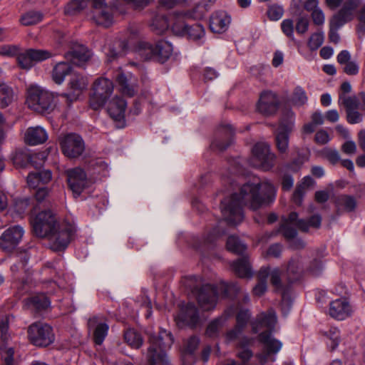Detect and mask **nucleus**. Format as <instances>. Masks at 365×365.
Returning <instances> with one entry per match:
<instances>
[{"mask_svg": "<svg viewBox=\"0 0 365 365\" xmlns=\"http://www.w3.org/2000/svg\"><path fill=\"white\" fill-rule=\"evenodd\" d=\"M274 198L275 190L271 184H242L239 193L234 192L222 201V214L227 223L238 225L244 218L243 205L256 210L272 202Z\"/></svg>", "mask_w": 365, "mask_h": 365, "instance_id": "f257e3e1", "label": "nucleus"}, {"mask_svg": "<svg viewBox=\"0 0 365 365\" xmlns=\"http://www.w3.org/2000/svg\"><path fill=\"white\" fill-rule=\"evenodd\" d=\"M34 234L40 238H46L51 249L55 251L65 250L76 232V225L66 220H59L50 210H43L31 217Z\"/></svg>", "mask_w": 365, "mask_h": 365, "instance_id": "f03ea898", "label": "nucleus"}, {"mask_svg": "<svg viewBox=\"0 0 365 365\" xmlns=\"http://www.w3.org/2000/svg\"><path fill=\"white\" fill-rule=\"evenodd\" d=\"M92 2L91 17L98 25L108 27L113 23L112 8L105 0H71L65 7V13L69 15L76 14L83 10L88 2Z\"/></svg>", "mask_w": 365, "mask_h": 365, "instance_id": "7ed1b4c3", "label": "nucleus"}, {"mask_svg": "<svg viewBox=\"0 0 365 365\" xmlns=\"http://www.w3.org/2000/svg\"><path fill=\"white\" fill-rule=\"evenodd\" d=\"M150 346L146 354L145 365H166L168 363L165 351L170 349L173 343L170 332L161 329L157 334L148 333Z\"/></svg>", "mask_w": 365, "mask_h": 365, "instance_id": "20e7f679", "label": "nucleus"}, {"mask_svg": "<svg viewBox=\"0 0 365 365\" xmlns=\"http://www.w3.org/2000/svg\"><path fill=\"white\" fill-rule=\"evenodd\" d=\"M239 290L240 288L235 283H221L217 287L205 284L200 289H195L193 292L196 295L200 307L203 310L208 311L215 308L220 294L224 297H232Z\"/></svg>", "mask_w": 365, "mask_h": 365, "instance_id": "39448f33", "label": "nucleus"}, {"mask_svg": "<svg viewBox=\"0 0 365 365\" xmlns=\"http://www.w3.org/2000/svg\"><path fill=\"white\" fill-rule=\"evenodd\" d=\"M321 222L322 217L319 215H313L307 222L303 220H298L297 213L292 212L287 219H284L280 229L285 238L292 240L291 246L295 249H299L303 247L304 245L301 240L294 239L297 235V231L293 227H298L302 231H307L309 227H319Z\"/></svg>", "mask_w": 365, "mask_h": 365, "instance_id": "423d86ee", "label": "nucleus"}, {"mask_svg": "<svg viewBox=\"0 0 365 365\" xmlns=\"http://www.w3.org/2000/svg\"><path fill=\"white\" fill-rule=\"evenodd\" d=\"M136 52L145 60H155L161 63L166 62L173 55V44L165 39H160L154 44L147 41H140Z\"/></svg>", "mask_w": 365, "mask_h": 365, "instance_id": "0eeeda50", "label": "nucleus"}, {"mask_svg": "<svg viewBox=\"0 0 365 365\" xmlns=\"http://www.w3.org/2000/svg\"><path fill=\"white\" fill-rule=\"evenodd\" d=\"M26 104L32 110L43 113L51 109L53 93L37 85H31L27 90Z\"/></svg>", "mask_w": 365, "mask_h": 365, "instance_id": "6e6552de", "label": "nucleus"}, {"mask_svg": "<svg viewBox=\"0 0 365 365\" xmlns=\"http://www.w3.org/2000/svg\"><path fill=\"white\" fill-rule=\"evenodd\" d=\"M275 159L276 155L271 152L269 145L265 142H258L252 149L249 164L254 168L267 171L273 168Z\"/></svg>", "mask_w": 365, "mask_h": 365, "instance_id": "1a4fd4ad", "label": "nucleus"}, {"mask_svg": "<svg viewBox=\"0 0 365 365\" xmlns=\"http://www.w3.org/2000/svg\"><path fill=\"white\" fill-rule=\"evenodd\" d=\"M295 124V114L292 110L283 113L279 128L275 132V142L279 152L284 153L289 147V136Z\"/></svg>", "mask_w": 365, "mask_h": 365, "instance_id": "9d476101", "label": "nucleus"}, {"mask_svg": "<svg viewBox=\"0 0 365 365\" xmlns=\"http://www.w3.org/2000/svg\"><path fill=\"white\" fill-rule=\"evenodd\" d=\"M28 336L34 346L45 347L54 341L53 329L47 324L36 322L29 327Z\"/></svg>", "mask_w": 365, "mask_h": 365, "instance_id": "9b49d317", "label": "nucleus"}, {"mask_svg": "<svg viewBox=\"0 0 365 365\" xmlns=\"http://www.w3.org/2000/svg\"><path fill=\"white\" fill-rule=\"evenodd\" d=\"M93 90L90 104L94 110H97L102 107L111 96L113 91V84L110 80L106 78H100L94 83Z\"/></svg>", "mask_w": 365, "mask_h": 365, "instance_id": "f8f14e48", "label": "nucleus"}, {"mask_svg": "<svg viewBox=\"0 0 365 365\" xmlns=\"http://www.w3.org/2000/svg\"><path fill=\"white\" fill-rule=\"evenodd\" d=\"M62 153L69 158L81 156L85 150V143L81 138L76 133H68L59 138Z\"/></svg>", "mask_w": 365, "mask_h": 365, "instance_id": "ddd939ff", "label": "nucleus"}, {"mask_svg": "<svg viewBox=\"0 0 365 365\" xmlns=\"http://www.w3.org/2000/svg\"><path fill=\"white\" fill-rule=\"evenodd\" d=\"M259 340L263 345V351L256 355L260 364H264L269 360L274 361L275 358L271 354H275L282 349L280 341L273 338L269 332H262L259 335Z\"/></svg>", "mask_w": 365, "mask_h": 365, "instance_id": "4468645a", "label": "nucleus"}, {"mask_svg": "<svg viewBox=\"0 0 365 365\" xmlns=\"http://www.w3.org/2000/svg\"><path fill=\"white\" fill-rule=\"evenodd\" d=\"M24 235V230L19 225L8 228L0 237V249L5 252H11L20 243Z\"/></svg>", "mask_w": 365, "mask_h": 365, "instance_id": "2eb2a0df", "label": "nucleus"}, {"mask_svg": "<svg viewBox=\"0 0 365 365\" xmlns=\"http://www.w3.org/2000/svg\"><path fill=\"white\" fill-rule=\"evenodd\" d=\"M140 31L136 27H130L128 30V39H118L115 41L113 45L108 46L105 51L108 61H111L115 57L123 55L128 49L129 44L131 43L132 39L138 36Z\"/></svg>", "mask_w": 365, "mask_h": 365, "instance_id": "dca6fc26", "label": "nucleus"}, {"mask_svg": "<svg viewBox=\"0 0 365 365\" xmlns=\"http://www.w3.org/2000/svg\"><path fill=\"white\" fill-rule=\"evenodd\" d=\"M353 312L352 305L345 297L336 299L329 303V314L337 320H344L351 317Z\"/></svg>", "mask_w": 365, "mask_h": 365, "instance_id": "f3484780", "label": "nucleus"}, {"mask_svg": "<svg viewBox=\"0 0 365 365\" xmlns=\"http://www.w3.org/2000/svg\"><path fill=\"white\" fill-rule=\"evenodd\" d=\"M278 106L279 101L274 93L269 91L262 92L257 105L259 113L265 115H272L277 112Z\"/></svg>", "mask_w": 365, "mask_h": 365, "instance_id": "a211bd4d", "label": "nucleus"}, {"mask_svg": "<svg viewBox=\"0 0 365 365\" xmlns=\"http://www.w3.org/2000/svg\"><path fill=\"white\" fill-rule=\"evenodd\" d=\"M175 319L179 327L195 326L198 322V314L195 306L192 303H188L182 307Z\"/></svg>", "mask_w": 365, "mask_h": 365, "instance_id": "6ab92c4d", "label": "nucleus"}, {"mask_svg": "<svg viewBox=\"0 0 365 365\" xmlns=\"http://www.w3.org/2000/svg\"><path fill=\"white\" fill-rule=\"evenodd\" d=\"M231 23L230 16L225 11L214 12L210 18V29L217 34L225 32Z\"/></svg>", "mask_w": 365, "mask_h": 365, "instance_id": "aec40b11", "label": "nucleus"}, {"mask_svg": "<svg viewBox=\"0 0 365 365\" xmlns=\"http://www.w3.org/2000/svg\"><path fill=\"white\" fill-rule=\"evenodd\" d=\"M277 322V315L273 309H269L267 312L260 313L252 322V329L254 332L259 331L262 328H266L269 331L274 329Z\"/></svg>", "mask_w": 365, "mask_h": 365, "instance_id": "412c9836", "label": "nucleus"}, {"mask_svg": "<svg viewBox=\"0 0 365 365\" xmlns=\"http://www.w3.org/2000/svg\"><path fill=\"white\" fill-rule=\"evenodd\" d=\"M127 103L120 97L113 98L108 106V112L110 116L116 122L123 125L125 123Z\"/></svg>", "mask_w": 365, "mask_h": 365, "instance_id": "4be33fe9", "label": "nucleus"}, {"mask_svg": "<svg viewBox=\"0 0 365 365\" xmlns=\"http://www.w3.org/2000/svg\"><path fill=\"white\" fill-rule=\"evenodd\" d=\"M188 21L184 16L182 11H175L170 14V30L176 36H185L188 24L185 23Z\"/></svg>", "mask_w": 365, "mask_h": 365, "instance_id": "5701e85b", "label": "nucleus"}, {"mask_svg": "<svg viewBox=\"0 0 365 365\" xmlns=\"http://www.w3.org/2000/svg\"><path fill=\"white\" fill-rule=\"evenodd\" d=\"M48 139L46 130L41 126H33L26 129L24 133V140L30 145L43 143Z\"/></svg>", "mask_w": 365, "mask_h": 365, "instance_id": "b1692460", "label": "nucleus"}, {"mask_svg": "<svg viewBox=\"0 0 365 365\" xmlns=\"http://www.w3.org/2000/svg\"><path fill=\"white\" fill-rule=\"evenodd\" d=\"M120 91L128 96L132 97L135 93L136 79L130 73H120L116 76Z\"/></svg>", "mask_w": 365, "mask_h": 365, "instance_id": "393cba45", "label": "nucleus"}, {"mask_svg": "<svg viewBox=\"0 0 365 365\" xmlns=\"http://www.w3.org/2000/svg\"><path fill=\"white\" fill-rule=\"evenodd\" d=\"M250 318V313L248 309H240L237 314V325L235 329L228 331L226 334V339L228 341H233L239 338L243 327L247 324Z\"/></svg>", "mask_w": 365, "mask_h": 365, "instance_id": "a878e982", "label": "nucleus"}, {"mask_svg": "<svg viewBox=\"0 0 365 365\" xmlns=\"http://www.w3.org/2000/svg\"><path fill=\"white\" fill-rule=\"evenodd\" d=\"M88 327L93 329V338L96 344H101L107 336L108 326L104 322H98L97 317L90 319L88 321Z\"/></svg>", "mask_w": 365, "mask_h": 365, "instance_id": "bb28decb", "label": "nucleus"}, {"mask_svg": "<svg viewBox=\"0 0 365 365\" xmlns=\"http://www.w3.org/2000/svg\"><path fill=\"white\" fill-rule=\"evenodd\" d=\"M150 27L155 34L158 35L164 34L170 29V16L155 15L150 23Z\"/></svg>", "mask_w": 365, "mask_h": 365, "instance_id": "cd10ccee", "label": "nucleus"}, {"mask_svg": "<svg viewBox=\"0 0 365 365\" xmlns=\"http://www.w3.org/2000/svg\"><path fill=\"white\" fill-rule=\"evenodd\" d=\"M231 267L235 274L241 278H251L253 275L247 257H242L232 262Z\"/></svg>", "mask_w": 365, "mask_h": 365, "instance_id": "c85d7f7f", "label": "nucleus"}, {"mask_svg": "<svg viewBox=\"0 0 365 365\" xmlns=\"http://www.w3.org/2000/svg\"><path fill=\"white\" fill-rule=\"evenodd\" d=\"M253 342L252 339L243 336L240 338L238 342L237 357L242 361V365H245L253 356L252 351L248 349V346Z\"/></svg>", "mask_w": 365, "mask_h": 365, "instance_id": "c756f323", "label": "nucleus"}, {"mask_svg": "<svg viewBox=\"0 0 365 365\" xmlns=\"http://www.w3.org/2000/svg\"><path fill=\"white\" fill-rule=\"evenodd\" d=\"M88 82L86 78L79 76L73 75L70 81V87L73 93L69 94V98L72 100L76 99L80 93L87 88Z\"/></svg>", "mask_w": 365, "mask_h": 365, "instance_id": "7c9ffc66", "label": "nucleus"}, {"mask_svg": "<svg viewBox=\"0 0 365 365\" xmlns=\"http://www.w3.org/2000/svg\"><path fill=\"white\" fill-rule=\"evenodd\" d=\"M186 36L190 40L198 44H202L205 41V28L200 24H195L192 26H188Z\"/></svg>", "mask_w": 365, "mask_h": 365, "instance_id": "2f4dec72", "label": "nucleus"}, {"mask_svg": "<svg viewBox=\"0 0 365 365\" xmlns=\"http://www.w3.org/2000/svg\"><path fill=\"white\" fill-rule=\"evenodd\" d=\"M71 71V66L68 63L59 62L53 68L52 79L57 84H61L65 77Z\"/></svg>", "mask_w": 365, "mask_h": 365, "instance_id": "473e14b6", "label": "nucleus"}, {"mask_svg": "<svg viewBox=\"0 0 365 365\" xmlns=\"http://www.w3.org/2000/svg\"><path fill=\"white\" fill-rule=\"evenodd\" d=\"M223 180H231L232 182L235 180H245V182H257L258 180L255 175H252L249 173H245L241 168H235L234 173H229L226 175H223Z\"/></svg>", "mask_w": 365, "mask_h": 365, "instance_id": "72a5a7b5", "label": "nucleus"}, {"mask_svg": "<svg viewBox=\"0 0 365 365\" xmlns=\"http://www.w3.org/2000/svg\"><path fill=\"white\" fill-rule=\"evenodd\" d=\"M268 277L269 269L261 268L257 274L258 283L253 288V294L255 295L260 297L265 293L267 289Z\"/></svg>", "mask_w": 365, "mask_h": 365, "instance_id": "f704fd0d", "label": "nucleus"}, {"mask_svg": "<svg viewBox=\"0 0 365 365\" xmlns=\"http://www.w3.org/2000/svg\"><path fill=\"white\" fill-rule=\"evenodd\" d=\"M43 18V15L41 11L31 10L23 14L19 22L22 26H29L40 23Z\"/></svg>", "mask_w": 365, "mask_h": 365, "instance_id": "c9c22d12", "label": "nucleus"}, {"mask_svg": "<svg viewBox=\"0 0 365 365\" xmlns=\"http://www.w3.org/2000/svg\"><path fill=\"white\" fill-rule=\"evenodd\" d=\"M14 98V93L12 88L4 83H0V108L9 106Z\"/></svg>", "mask_w": 365, "mask_h": 365, "instance_id": "e433bc0d", "label": "nucleus"}, {"mask_svg": "<svg viewBox=\"0 0 365 365\" xmlns=\"http://www.w3.org/2000/svg\"><path fill=\"white\" fill-rule=\"evenodd\" d=\"M91 54V51L85 46L81 44L76 45L72 51L73 62L75 64L86 62L90 58Z\"/></svg>", "mask_w": 365, "mask_h": 365, "instance_id": "4c0bfd02", "label": "nucleus"}, {"mask_svg": "<svg viewBox=\"0 0 365 365\" xmlns=\"http://www.w3.org/2000/svg\"><path fill=\"white\" fill-rule=\"evenodd\" d=\"M26 182H48L52 180V173L49 170H41L30 172Z\"/></svg>", "mask_w": 365, "mask_h": 365, "instance_id": "58836bf2", "label": "nucleus"}, {"mask_svg": "<svg viewBox=\"0 0 365 365\" xmlns=\"http://www.w3.org/2000/svg\"><path fill=\"white\" fill-rule=\"evenodd\" d=\"M304 161L301 159L293 160L290 164L285 165L283 168V182H293L294 178L290 175V173H297Z\"/></svg>", "mask_w": 365, "mask_h": 365, "instance_id": "ea45409f", "label": "nucleus"}, {"mask_svg": "<svg viewBox=\"0 0 365 365\" xmlns=\"http://www.w3.org/2000/svg\"><path fill=\"white\" fill-rule=\"evenodd\" d=\"M304 161L301 159L293 160L290 164L285 165L283 168V182H293L294 178L290 175V173H297Z\"/></svg>", "mask_w": 365, "mask_h": 365, "instance_id": "a19ab883", "label": "nucleus"}, {"mask_svg": "<svg viewBox=\"0 0 365 365\" xmlns=\"http://www.w3.org/2000/svg\"><path fill=\"white\" fill-rule=\"evenodd\" d=\"M269 269V277H270V282L272 285L274 287L276 292H282L287 290L284 289L281 282V272L277 268H270L269 267H263Z\"/></svg>", "mask_w": 365, "mask_h": 365, "instance_id": "79ce46f5", "label": "nucleus"}, {"mask_svg": "<svg viewBox=\"0 0 365 365\" xmlns=\"http://www.w3.org/2000/svg\"><path fill=\"white\" fill-rule=\"evenodd\" d=\"M338 104L344 106L346 110H356L359 108V100L356 96L339 94Z\"/></svg>", "mask_w": 365, "mask_h": 365, "instance_id": "37998d69", "label": "nucleus"}, {"mask_svg": "<svg viewBox=\"0 0 365 365\" xmlns=\"http://www.w3.org/2000/svg\"><path fill=\"white\" fill-rule=\"evenodd\" d=\"M68 182H81L87 180V175L83 169L74 168L66 171Z\"/></svg>", "mask_w": 365, "mask_h": 365, "instance_id": "c03bdc74", "label": "nucleus"}, {"mask_svg": "<svg viewBox=\"0 0 365 365\" xmlns=\"http://www.w3.org/2000/svg\"><path fill=\"white\" fill-rule=\"evenodd\" d=\"M17 62L22 69L29 70L32 68L35 62L30 49L19 53L17 56Z\"/></svg>", "mask_w": 365, "mask_h": 365, "instance_id": "a18cd8bd", "label": "nucleus"}, {"mask_svg": "<svg viewBox=\"0 0 365 365\" xmlns=\"http://www.w3.org/2000/svg\"><path fill=\"white\" fill-rule=\"evenodd\" d=\"M182 12L188 20H200L205 17L206 9H204L202 4L199 3L192 9L182 11Z\"/></svg>", "mask_w": 365, "mask_h": 365, "instance_id": "49530a36", "label": "nucleus"}, {"mask_svg": "<svg viewBox=\"0 0 365 365\" xmlns=\"http://www.w3.org/2000/svg\"><path fill=\"white\" fill-rule=\"evenodd\" d=\"M227 249L234 253L241 255L245 250L246 246L236 236L231 235L227 241Z\"/></svg>", "mask_w": 365, "mask_h": 365, "instance_id": "de8ad7c7", "label": "nucleus"}, {"mask_svg": "<svg viewBox=\"0 0 365 365\" xmlns=\"http://www.w3.org/2000/svg\"><path fill=\"white\" fill-rule=\"evenodd\" d=\"M125 341L133 348L138 349L143 344L141 336L133 329H128L124 334Z\"/></svg>", "mask_w": 365, "mask_h": 365, "instance_id": "09e8293b", "label": "nucleus"}, {"mask_svg": "<svg viewBox=\"0 0 365 365\" xmlns=\"http://www.w3.org/2000/svg\"><path fill=\"white\" fill-rule=\"evenodd\" d=\"M29 303L36 309H44L50 306L51 302L44 294H38L31 297Z\"/></svg>", "mask_w": 365, "mask_h": 365, "instance_id": "8fccbe9b", "label": "nucleus"}, {"mask_svg": "<svg viewBox=\"0 0 365 365\" xmlns=\"http://www.w3.org/2000/svg\"><path fill=\"white\" fill-rule=\"evenodd\" d=\"M351 20V18L346 16V14L339 10V12L331 18L329 21V28L339 30L346 22L350 21Z\"/></svg>", "mask_w": 365, "mask_h": 365, "instance_id": "3c124183", "label": "nucleus"}, {"mask_svg": "<svg viewBox=\"0 0 365 365\" xmlns=\"http://www.w3.org/2000/svg\"><path fill=\"white\" fill-rule=\"evenodd\" d=\"M337 206L339 209L343 208L347 212H351L355 209L356 202L354 197L344 195L339 197L337 200Z\"/></svg>", "mask_w": 365, "mask_h": 365, "instance_id": "603ef678", "label": "nucleus"}, {"mask_svg": "<svg viewBox=\"0 0 365 365\" xmlns=\"http://www.w3.org/2000/svg\"><path fill=\"white\" fill-rule=\"evenodd\" d=\"M292 101L294 105L297 106H302L307 102V96L305 91L300 86H297L294 88Z\"/></svg>", "mask_w": 365, "mask_h": 365, "instance_id": "864d4df0", "label": "nucleus"}, {"mask_svg": "<svg viewBox=\"0 0 365 365\" xmlns=\"http://www.w3.org/2000/svg\"><path fill=\"white\" fill-rule=\"evenodd\" d=\"M227 319V317L222 316L211 322L206 331L207 335L213 337L217 335L218 329L223 326Z\"/></svg>", "mask_w": 365, "mask_h": 365, "instance_id": "5fc2aeb1", "label": "nucleus"}, {"mask_svg": "<svg viewBox=\"0 0 365 365\" xmlns=\"http://www.w3.org/2000/svg\"><path fill=\"white\" fill-rule=\"evenodd\" d=\"M32 192L34 195L37 201L41 202L48 196L50 189L46 185V184H32Z\"/></svg>", "mask_w": 365, "mask_h": 365, "instance_id": "6e6d98bb", "label": "nucleus"}, {"mask_svg": "<svg viewBox=\"0 0 365 365\" xmlns=\"http://www.w3.org/2000/svg\"><path fill=\"white\" fill-rule=\"evenodd\" d=\"M324 40V34L322 31H318L313 34L309 41H308V46L312 50H317L323 43Z\"/></svg>", "mask_w": 365, "mask_h": 365, "instance_id": "4d7b16f0", "label": "nucleus"}, {"mask_svg": "<svg viewBox=\"0 0 365 365\" xmlns=\"http://www.w3.org/2000/svg\"><path fill=\"white\" fill-rule=\"evenodd\" d=\"M284 14V9L282 6L273 4L269 6L267 10V16L271 21L279 20Z\"/></svg>", "mask_w": 365, "mask_h": 365, "instance_id": "13d9d810", "label": "nucleus"}, {"mask_svg": "<svg viewBox=\"0 0 365 365\" xmlns=\"http://www.w3.org/2000/svg\"><path fill=\"white\" fill-rule=\"evenodd\" d=\"M322 154L332 165L338 164L341 161L340 155L336 149L325 148L322 150Z\"/></svg>", "mask_w": 365, "mask_h": 365, "instance_id": "bf43d9fd", "label": "nucleus"}, {"mask_svg": "<svg viewBox=\"0 0 365 365\" xmlns=\"http://www.w3.org/2000/svg\"><path fill=\"white\" fill-rule=\"evenodd\" d=\"M35 63L45 61L56 55V53L43 49H30Z\"/></svg>", "mask_w": 365, "mask_h": 365, "instance_id": "052dcab7", "label": "nucleus"}, {"mask_svg": "<svg viewBox=\"0 0 365 365\" xmlns=\"http://www.w3.org/2000/svg\"><path fill=\"white\" fill-rule=\"evenodd\" d=\"M9 339L8 334V323L6 321L0 322V351L6 348Z\"/></svg>", "mask_w": 365, "mask_h": 365, "instance_id": "680f3d73", "label": "nucleus"}, {"mask_svg": "<svg viewBox=\"0 0 365 365\" xmlns=\"http://www.w3.org/2000/svg\"><path fill=\"white\" fill-rule=\"evenodd\" d=\"M329 341L328 345L331 349H334L337 347L339 343L340 332L339 330L336 327H331L327 334Z\"/></svg>", "mask_w": 365, "mask_h": 365, "instance_id": "e2e57ef3", "label": "nucleus"}, {"mask_svg": "<svg viewBox=\"0 0 365 365\" xmlns=\"http://www.w3.org/2000/svg\"><path fill=\"white\" fill-rule=\"evenodd\" d=\"M68 189L71 191L74 198L81 197L85 199L84 192L88 187V184H67Z\"/></svg>", "mask_w": 365, "mask_h": 365, "instance_id": "0e129e2a", "label": "nucleus"}, {"mask_svg": "<svg viewBox=\"0 0 365 365\" xmlns=\"http://www.w3.org/2000/svg\"><path fill=\"white\" fill-rule=\"evenodd\" d=\"M359 4V0H347L340 11L346 14V16L352 19L354 18V11L357 8Z\"/></svg>", "mask_w": 365, "mask_h": 365, "instance_id": "69168bd1", "label": "nucleus"}, {"mask_svg": "<svg viewBox=\"0 0 365 365\" xmlns=\"http://www.w3.org/2000/svg\"><path fill=\"white\" fill-rule=\"evenodd\" d=\"M281 29L284 35L292 40H294V22L290 19H284L281 23Z\"/></svg>", "mask_w": 365, "mask_h": 365, "instance_id": "338daca9", "label": "nucleus"}, {"mask_svg": "<svg viewBox=\"0 0 365 365\" xmlns=\"http://www.w3.org/2000/svg\"><path fill=\"white\" fill-rule=\"evenodd\" d=\"M282 294V302H281V309L282 314L286 316L289 313L291 306L292 301L289 296V293L288 289L280 292Z\"/></svg>", "mask_w": 365, "mask_h": 365, "instance_id": "774afa93", "label": "nucleus"}]
</instances>
